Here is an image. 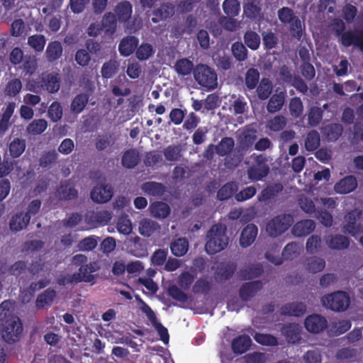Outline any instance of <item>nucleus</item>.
<instances>
[{
  "mask_svg": "<svg viewBox=\"0 0 363 363\" xmlns=\"http://www.w3.org/2000/svg\"><path fill=\"white\" fill-rule=\"evenodd\" d=\"M333 32L342 45L345 48L354 45L363 53V28L345 30L344 21L340 18L333 19Z\"/></svg>",
  "mask_w": 363,
  "mask_h": 363,
  "instance_id": "nucleus-1",
  "label": "nucleus"
},
{
  "mask_svg": "<svg viewBox=\"0 0 363 363\" xmlns=\"http://www.w3.org/2000/svg\"><path fill=\"white\" fill-rule=\"evenodd\" d=\"M207 238L205 249L209 255L220 252L228 246L229 242L225 229L223 228L220 225H212L208 232Z\"/></svg>",
  "mask_w": 363,
  "mask_h": 363,
  "instance_id": "nucleus-2",
  "label": "nucleus"
},
{
  "mask_svg": "<svg viewBox=\"0 0 363 363\" xmlns=\"http://www.w3.org/2000/svg\"><path fill=\"white\" fill-rule=\"evenodd\" d=\"M195 81L204 89L211 91L218 85V75L214 69L205 64H197L194 69Z\"/></svg>",
  "mask_w": 363,
  "mask_h": 363,
  "instance_id": "nucleus-3",
  "label": "nucleus"
},
{
  "mask_svg": "<svg viewBox=\"0 0 363 363\" xmlns=\"http://www.w3.org/2000/svg\"><path fill=\"white\" fill-rule=\"evenodd\" d=\"M294 222V218L290 214H280L274 217L267 223V233L273 238H276L285 233Z\"/></svg>",
  "mask_w": 363,
  "mask_h": 363,
  "instance_id": "nucleus-4",
  "label": "nucleus"
},
{
  "mask_svg": "<svg viewBox=\"0 0 363 363\" xmlns=\"http://www.w3.org/2000/svg\"><path fill=\"white\" fill-rule=\"evenodd\" d=\"M323 306L335 311H344L350 305V298L344 291H337L323 297Z\"/></svg>",
  "mask_w": 363,
  "mask_h": 363,
  "instance_id": "nucleus-5",
  "label": "nucleus"
},
{
  "mask_svg": "<svg viewBox=\"0 0 363 363\" xmlns=\"http://www.w3.org/2000/svg\"><path fill=\"white\" fill-rule=\"evenodd\" d=\"M3 329L1 335L3 339L9 344H13L18 341L21 337L23 330L22 324L20 318L11 316L5 320V323H2Z\"/></svg>",
  "mask_w": 363,
  "mask_h": 363,
  "instance_id": "nucleus-6",
  "label": "nucleus"
},
{
  "mask_svg": "<svg viewBox=\"0 0 363 363\" xmlns=\"http://www.w3.org/2000/svg\"><path fill=\"white\" fill-rule=\"evenodd\" d=\"M60 86V79L58 73L43 74L38 82H35L33 91L45 89L49 93L54 94L58 91Z\"/></svg>",
  "mask_w": 363,
  "mask_h": 363,
  "instance_id": "nucleus-7",
  "label": "nucleus"
},
{
  "mask_svg": "<svg viewBox=\"0 0 363 363\" xmlns=\"http://www.w3.org/2000/svg\"><path fill=\"white\" fill-rule=\"evenodd\" d=\"M362 216V212L357 210H352L345 216V224L343 225V232L348 233L352 236H355L363 232V226L359 222Z\"/></svg>",
  "mask_w": 363,
  "mask_h": 363,
  "instance_id": "nucleus-8",
  "label": "nucleus"
},
{
  "mask_svg": "<svg viewBox=\"0 0 363 363\" xmlns=\"http://www.w3.org/2000/svg\"><path fill=\"white\" fill-rule=\"evenodd\" d=\"M113 196V188L108 184L95 186L90 194L92 201L97 203H106L111 200Z\"/></svg>",
  "mask_w": 363,
  "mask_h": 363,
  "instance_id": "nucleus-9",
  "label": "nucleus"
},
{
  "mask_svg": "<svg viewBox=\"0 0 363 363\" xmlns=\"http://www.w3.org/2000/svg\"><path fill=\"white\" fill-rule=\"evenodd\" d=\"M263 287L262 281L255 280L244 283L238 290V295L243 301H248L255 296L259 290Z\"/></svg>",
  "mask_w": 363,
  "mask_h": 363,
  "instance_id": "nucleus-10",
  "label": "nucleus"
},
{
  "mask_svg": "<svg viewBox=\"0 0 363 363\" xmlns=\"http://www.w3.org/2000/svg\"><path fill=\"white\" fill-rule=\"evenodd\" d=\"M327 320L320 315H311L305 319V328L309 333H313V334L321 333L327 328Z\"/></svg>",
  "mask_w": 363,
  "mask_h": 363,
  "instance_id": "nucleus-11",
  "label": "nucleus"
},
{
  "mask_svg": "<svg viewBox=\"0 0 363 363\" xmlns=\"http://www.w3.org/2000/svg\"><path fill=\"white\" fill-rule=\"evenodd\" d=\"M98 269L99 267L96 262H90L89 264L82 265L79 268L78 273L74 274L75 281L79 283V281H84L86 283H91L95 279V277L92 274Z\"/></svg>",
  "mask_w": 363,
  "mask_h": 363,
  "instance_id": "nucleus-12",
  "label": "nucleus"
},
{
  "mask_svg": "<svg viewBox=\"0 0 363 363\" xmlns=\"http://www.w3.org/2000/svg\"><path fill=\"white\" fill-rule=\"evenodd\" d=\"M357 186L356 177L353 175H348L342 178L334 185V190L337 194H346L352 192Z\"/></svg>",
  "mask_w": 363,
  "mask_h": 363,
  "instance_id": "nucleus-13",
  "label": "nucleus"
},
{
  "mask_svg": "<svg viewBox=\"0 0 363 363\" xmlns=\"http://www.w3.org/2000/svg\"><path fill=\"white\" fill-rule=\"evenodd\" d=\"M252 340L248 335H241L234 338L231 342V348L234 354H242L249 350Z\"/></svg>",
  "mask_w": 363,
  "mask_h": 363,
  "instance_id": "nucleus-14",
  "label": "nucleus"
},
{
  "mask_svg": "<svg viewBox=\"0 0 363 363\" xmlns=\"http://www.w3.org/2000/svg\"><path fill=\"white\" fill-rule=\"evenodd\" d=\"M257 236V226L255 224H248L241 232L240 245L243 247L251 245Z\"/></svg>",
  "mask_w": 363,
  "mask_h": 363,
  "instance_id": "nucleus-15",
  "label": "nucleus"
},
{
  "mask_svg": "<svg viewBox=\"0 0 363 363\" xmlns=\"http://www.w3.org/2000/svg\"><path fill=\"white\" fill-rule=\"evenodd\" d=\"M315 228V223L313 220H301L294 224L292 233L296 237H303L311 234Z\"/></svg>",
  "mask_w": 363,
  "mask_h": 363,
  "instance_id": "nucleus-16",
  "label": "nucleus"
},
{
  "mask_svg": "<svg viewBox=\"0 0 363 363\" xmlns=\"http://www.w3.org/2000/svg\"><path fill=\"white\" fill-rule=\"evenodd\" d=\"M15 107L16 104L10 102L3 109V113L0 116V135H4L9 130L11 126V118L14 112Z\"/></svg>",
  "mask_w": 363,
  "mask_h": 363,
  "instance_id": "nucleus-17",
  "label": "nucleus"
},
{
  "mask_svg": "<svg viewBox=\"0 0 363 363\" xmlns=\"http://www.w3.org/2000/svg\"><path fill=\"white\" fill-rule=\"evenodd\" d=\"M63 52L62 45L60 41L55 40L48 43L45 50V57L48 62H54L62 57Z\"/></svg>",
  "mask_w": 363,
  "mask_h": 363,
  "instance_id": "nucleus-18",
  "label": "nucleus"
},
{
  "mask_svg": "<svg viewBox=\"0 0 363 363\" xmlns=\"http://www.w3.org/2000/svg\"><path fill=\"white\" fill-rule=\"evenodd\" d=\"M284 186L281 183H274L267 185L263 189L258 196L259 201L267 202L269 199L276 198L279 194L283 191Z\"/></svg>",
  "mask_w": 363,
  "mask_h": 363,
  "instance_id": "nucleus-19",
  "label": "nucleus"
},
{
  "mask_svg": "<svg viewBox=\"0 0 363 363\" xmlns=\"http://www.w3.org/2000/svg\"><path fill=\"white\" fill-rule=\"evenodd\" d=\"M57 296V292L54 289L48 288L38 295L35 300V306L38 309L50 306Z\"/></svg>",
  "mask_w": 363,
  "mask_h": 363,
  "instance_id": "nucleus-20",
  "label": "nucleus"
},
{
  "mask_svg": "<svg viewBox=\"0 0 363 363\" xmlns=\"http://www.w3.org/2000/svg\"><path fill=\"white\" fill-rule=\"evenodd\" d=\"M325 242L327 245L333 250L347 249L350 245V238L342 235H329L326 238Z\"/></svg>",
  "mask_w": 363,
  "mask_h": 363,
  "instance_id": "nucleus-21",
  "label": "nucleus"
},
{
  "mask_svg": "<svg viewBox=\"0 0 363 363\" xmlns=\"http://www.w3.org/2000/svg\"><path fill=\"white\" fill-rule=\"evenodd\" d=\"M132 13V4L128 1L119 2L115 8V14L119 22L128 21L131 18Z\"/></svg>",
  "mask_w": 363,
  "mask_h": 363,
  "instance_id": "nucleus-22",
  "label": "nucleus"
},
{
  "mask_svg": "<svg viewBox=\"0 0 363 363\" xmlns=\"http://www.w3.org/2000/svg\"><path fill=\"white\" fill-rule=\"evenodd\" d=\"M281 330L289 342L295 344L301 340V328L296 323L284 325Z\"/></svg>",
  "mask_w": 363,
  "mask_h": 363,
  "instance_id": "nucleus-23",
  "label": "nucleus"
},
{
  "mask_svg": "<svg viewBox=\"0 0 363 363\" xmlns=\"http://www.w3.org/2000/svg\"><path fill=\"white\" fill-rule=\"evenodd\" d=\"M138 44V40L130 35L123 38L118 45V51L121 55L123 56H128L133 53L135 50L137 48Z\"/></svg>",
  "mask_w": 363,
  "mask_h": 363,
  "instance_id": "nucleus-24",
  "label": "nucleus"
},
{
  "mask_svg": "<svg viewBox=\"0 0 363 363\" xmlns=\"http://www.w3.org/2000/svg\"><path fill=\"white\" fill-rule=\"evenodd\" d=\"M306 311V306L303 303H287L281 307V314L289 316H302Z\"/></svg>",
  "mask_w": 363,
  "mask_h": 363,
  "instance_id": "nucleus-25",
  "label": "nucleus"
},
{
  "mask_svg": "<svg viewBox=\"0 0 363 363\" xmlns=\"http://www.w3.org/2000/svg\"><path fill=\"white\" fill-rule=\"evenodd\" d=\"M286 100V94L279 92L274 94L267 104V111L270 113H276L281 109Z\"/></svg>",
  "mask_w": 363,
  "mask_h": 363,
  "instance_id": "nucleus-26",
  "label": "nucleus"
},
{
  "mask_svg": "<svg viewBox=\"0 0 363 363\" xmlns=\"http://www.w3.org/2000/svg\"><path fill=\"white\" fill-rule=\"evenodd\" d=\"M189 248V242L186 238H179L173 240L170 245L171 252L176 257L186 255Z\"/></svg>",
  "mask_w": 363,
  "mask_h": 363,
  "instance_id": "nucleus-27",
  "label": "nucleus"
},
{
  "mask_svg": "<svg viewBox=\"0 0 363 363\" xmlns=\"http://www.w3.org/2000/svg\"><path fill=\"white\" fill-rule=\"evenodd\" d=\"M174 13V7L171 4H163L160 8L153 11L152 21L153 23H158L167 20Z\"/></svg>",
  "mask_w": 363,
  "mask_h": 363,
  "instance_id": "nucleus-28",
  "label": "nucleus"
},
{
  "mask_svg": "<svg viewBox=\"0 0 363 363\" xmlns=\"http://www.w3.org/2000/svg\"><path fill=\"white\" fill-rule=\"evenodd\" d=\"M89 99V95L86 93L77 94L70 104V111L72 113L79 114L82 112Z\"/></svg>",
  "mask_w": 363,
  "mask_h": 363,
  "instance_id": "nucleus-29",
  "label": "nucleus"
},
{
  "mask_svg": "<svg viewBox=\"0 0 363 363\" xmlns=\"http://www.w3.org/2000/svg\"><path fill=\"white\" fill-rule=\"evenodd\" d=\"M236 267V265L233 263L220 264L216 272V280L218 281L228 280L235 274Z\"/></svg>",
  "mask_w": 363,
  "mask_h": 363,
  "instance_id": "nucleus-30",
  "label": "nucleus"
},
{
  "mask_svg": "<svg viewBox=\"0 0 363 363\" xmlns=\"http://www.w3.org/2000/svg\"><path fill=\"white\" fill-rule=\"evenodd\" d=\"M140 162V155L137 150L134 149L128 150L124 152L122 156L121 163L123 167L128 169H132L138 164Z\"/></svg>",
  "mask_w": 363,
  "mask_h": 363,
  "instance_id": "nucleus-31",
  "label": "nucleus"
},
{
  "mask_svg": "<svg viewBox=\"0 0 363 363\" xmlns=\"http://www.w3.org/2000/svg\"><path fill=\"white\" fill-rule=\"evenodd\" d=\"M235 147V140L232 137L225 136L221 138L218 145H216V154L224 157L228 155Z\"/></svg>",
  "mask_w": 363,
  "mask_h": 363,
  "instance_id": "nucleus-32",
  "label": "nucleus"
},
{
  "mask_svg": "<svg viewBox=\"0 0 363 363\" xmlns=\"http://www.w3.org/2000/svg\"><path fill=\"white\" fill-rule=\"evenodd\" d=\"M30 223L29 215L20 213L11 217L10 220V229L13 232H19Z\"/></svg>",
  "mask_w": 363,
  "mask_h": 363,
  "instance_id": "nucleus-33",
  "label": "nucleus"
},
{
  "mask_svg": "<svg viewBox=\"0 0 363 363\" xmlns=\"http://www.w3.org/2000/svg\"><path fill=\"white\" fill-rule=\"evenodd\" d=\"M89 222L95 225H104L110 222L112 214L108 211L91 212L87 216Z\"/></svg>",
  "mask_w": 363,
  "mask_h": 363,
  "instance_id": "nucleus-34",
  "label": "nucleus"
},
{
  "mask_svg": "<svg viewBox=\"0 0 363 363\" xmlns=\"http://www.w3.org/2000/svg\"><path fill=\"white\" fill-rule=\"evenodd\" d=\"M238 186L235 182H228L219 189L217 193V199L220 201H227L238 191Z\"/></svg>",
  "mask_w": 363,
  "mask_h": 363,
  "instance_id": "nucleus-35",
  "label": "nucleus"
},
{
  "mask_svg": "<svg viewBox=\"0 0 363 363\" xmlns=\"http://www.w3.org/2000/svg\"><path fill=\"white\" fill-rule=\"evenodd\" d=\"M352 327V323L350 320L343 319L333 322L329 327V333L333 336H339L346 331L349 330Z\"/></svg>",
  "mask_w": 363,
  "mask_h": 363,
  "instance_id": "nucleus-36",
  "label": "nucleus"
},
{
  "mask_svg": "<svg viewBox=\"0 0 363 363\" xmlns=\"http://www.w3.org/2000/svg\"><path fill=\"white\" fill-rule=\"evenodd\" d=\"M143 191L153 196H160L165 192V186L162 183L155 182H147L143 184Z\"/></svg>",
  "mask_w": 363,
  "mask_h": 363,
  "instance_id": "nucleus-37",
  "label": "nucleus"
},
{
  "mask_svg": "<svg viewBox=\"0 0 363 363\" xmlns=\"http://www.w3.org/2000/svg\"><path fill=\"white\" fill-rule=\"evenodd\" d=\"M244 13L250 19H256L261 13L260 0H248L244 6Z\"/></svg>",
  "mask_w": 363,
  "mask_h": 363,
  "instance_id": "nucleus-38",
  "label": "nucleus"
},
{
  "mask_svg": "<svg viewBox=\"0 0 363 363\" xmlns=\"http://www.w3.org/2000/svg\"><path fill=\"white\" fill-rule=\"evenodd\" d=\"M194 63L186 58L178 60L174 65L175 72L182 76L189 75L191 72L194 74Z\"/></svg>",
  "mask_w": 363,
  "mask_h": 363,
  "instance_id": "nucleus-39",
  "label": "nucleus"
},
{
  "mask_svg": "<svg viewBox=\"0 0 363 363\" xmlns=\"http://www.w3.org/2000/svg\"><path fill=\"white\" fill-rule=\"evenodd\" d=\"M150 208L152 216L157 218H167L171 212L169 206L164 202H154Z\"/></svg>",
  "mask_w": 363,
  "mask_h": 363,
  "instance_id": "nucleus-40",
  "label": "nucleus"
},
{
  "mask_svg": "<svg viewBox=\"0 0 363 363\" xmlns=\"http://www.w3.org/2000/svg\"><path fill=\"white\" fill-rule=\"evenodd\" d=\"M182 149L181 145H170L164 149L163 155L166 160L174 162L181 160L182 156Z\"/></svg>",
  "mask_w": 363,
  "mask_h": 363,
  "instance_id": "nucleus-41",
  "label": "nucleus"
},
{
  "mask_svg": "<svg viewBox=\"0 0 363 363\" xmlns=\"http://www.w3.org/2000/svg\"><path fill=\"white\" fill-rule=\"evenodd\" d=\"M26 147V143L25 140L15 138L9 146L10 156L13 158L19 157L24 152Z\"/></svg>",
  "mask_w": 363,
  "mask_h": 363,
  "instance_id": "nucleus-42",
  "label": "nucleus"
},
{
  "mask_svg": "<svg viewBox=\"0 0 363 363\" xmlns=\"http://www.w3.org/2000/svg\"><path fill=\"white\" fill-rule=\"evenodd\" d=\"M130 253L137 257H143L147 255V248L139 236H135L129 245Z\"/></svg>",
  "mask_w": 363,
  "mask_h": 363,
  "instance_id": "nucleus-43",
  "label": "nucleus"
},
{
  "mask_svg": "<svg viewBox=\"0 0 363 363\" xmlns=\"http://www.w3.org/2000/svg\"><path fill=\"white\" fill-rule=\"evenodd\" d=\"M273 86L268 79H262L257 86V94L258 99L264 101L269 98L272 94Z\"/></svg>",
  "mask_w": 363,
  "mask_h": 363,
  "instance_id": "nucleus-44",
  "label": "nucleus"
},
{
  "mask_svg": "<svg viewBox=\"0 0 363 363\" xmlns=\"http://www.w3.org/2000/svg\"><path fill=\"white\" fill-rule=\"evenodd\" d=\"M59 194L65 201L76 199L78 196L77 190L75 189L74 186L69 182L61 183Z\"/></svg>",
  "mask_w": 363,
  "mask_h": 363,
  "instance_id": "nucleus-45",
  "label": "nucleus"
},
{
  "mask_svg": "<svg viewBox=\"0 0 363 363\" xmlns=\"http://www.w3.org/2000/svg\"><path fill=\"white\" fill-rule=\"evenodd\" d=\"M320 135L316 130L308 132L305 138V149L308 152H313L317 150L320 145Z\"/></svg>",
  "mask_w": 363,
  "mask_h": 363,
  "instance_id": "nucleus-46",
  "label": "nucleus"
},
{
  "mask_svg": "<svg viewBox=\"0 0 363 363\" xmlns=\"http://www.w3.org/2000/svg\"><path fill=\"white\" fill-rule=\"evenodd\" d=\"M119 63L116 60L105 62L101 67V75L104 79H108L113 77L118 69Z\"/></svg>",
  "mask_w": 363,
  "mask_h": 363,
  "instance_id": "nucleus-47",
  "label": "nucleus"
},
{
  "mask_svg": "<svg viewBox=\"0 0 363 363\" xmlns=\"http://www.w3.org/2000/svg\"><path fill=\"white\" fill-rule=\"evenodd\" d=\"M48 128V122L44 119L34 120L26 127V131L30 135H39Z\"/></svg>",
  "mask_w": 363,
  "mask_h": 363,
  "instance_id": "nucleus-48",
  "label": "nucleus"
},
{
  "mask_svg": "<svg viewBox=\"0 0 363 363\" xmlns=\"http://www.w3.org/2000/svg\"><path fill=\"white\" fill-rule=\"evenodd\" d=\"M244 42L249 49L257 50L259 48L260 38L258 33L253 30H248L244 34Z\"/></svg>",
  "mask_w": 363,
  "mask_h": 363,
  "instance_id": "nucleus-49",
  "label": "nucleus"
},
{
  "mask_svg": "<svg viewBox=\"0 0 363 363\" xmlns=\"http://www.w3.org/2000/svg\"><path fill=\"white\" fill-rule=\"evenodd\" d=\"M263 273V269L261 265L248 267L241 269L239 272L240 277L242 279H252L260 276Z\"/></svg>",
  "mask_w": 363,
  "mask_h": 363,
  "instance_id": "nucleus-50",
  "label": "nucleus"
},
{
  "mask_svg": "<svg viewBox=\"0 0 363 363\" xmlns=\"http://www.w3.org/2000/svg\"><path fill=\"white\" fill-rule=\"evenodd\" d=\"M28 43L35 51L42 52L46 44V38L42 34L31 35L28 39Z\"/></svg>",
  "mask_w": 363,
  "mask_h": 363,
  "instance_id": "nucleus-51",
  "label": "nucleus"
},
{
  "mask_svg": "<svg viewBox=\"0 0 363 363\" xmlns=\"http://www.w3.org/2000/svg\"><path fill=\"white\" fill-rule=\"evenodd\" d=\"M231 51L233 56L239 62H242L247 59L248 50L241 42L233 43L231 45Z\"/></svg>",
  "mask_w": 363,
  "mask_h": 363,
  "instance_id": "nucleus-52",
  "label": "nucleus"
},
{
  "mask_svg": "<svg viewBox=\"0 0 363 363\" xmlns=\"http://www.w3.org/2000/svg\"><path fill=\"white\" fill-rule=\"evenodd\" d=\"M264 48L267 50L276 48L279 38L277 34L272 31H264L262 33Z\"/></svg>",
  "mask_w": 363,
  "mask_h": 363,
  "instance_id": "nucleus-53",
  "label": "nucleus"
},
{
  "mask_svg": "<svg viewBox=\"0 0 363 363\" xmlns=\"http://www.w3.org/2000/svg\"><path fill=\"white\" fill-rule=\"evenodd\" d=\"M287 124V121L283 115H277L267 122V127L273 132L283 130Z\"/></svg>",
  "mask_w": 363,
  "mask_h": 363,
  "instance_id": "nucleus-54",
  "label": "nucleus"
},
{
  "mask_svg": "<svg viewBox=\"0 0 363 363\" xmlns=\"http://www.w3.org/2000/svg\"><path fill=\"white\" fill-rule=\"evenodd\" d=\"M257 344L264 346H277L278 341L275 336L269 334L258 333L257 332L253 336Z\"/></svg>",
  "mask_w": 363,
  "mask_h": 363,
  "instance_id": "nucleus-55",
  "label": "nucleus"
},
{
  "mask_svg": "<svg viewBox=\"0 0 363 363\" xmlns=\"http://www.w3.org/2000/svg\"><path fill=\"white\" fill-rule=\"evenodd\" d=\"M269 172V169L266 167H257L255 165L248 168V177L252 181H261L263 178L266 177Z\"/></svg>",
  "mask_w": 363,
  "mask_h": 363,
  "instance_id": "nucleus-56",
  "label": "nucleus"
},
{
  "mask_svg": "<svg viewBox=\"0 0 363 363\" xmlns=\"http://www.w3.org/2000/svg\"><path fill=\"white\" fill-rule=\"evenodd\" d=\"M307 262L308 271L313 274L318 273V272H322L325 266L323 258L318 257H310L308 259Z\"/></svg>",
  "mask_w": 363,
  "mask_h": 363,
  "instance_id": "nucleus-57",
  "label": "nucleus"
},
{
  "mask_svg": "<svg viewBox=\"0 0 363 363\" xmlns=\"http://www.w3.org/2000/svg\"><path fill=\"white\" fill-rule=\"evenodd\" d=\"M118 232L123 235H129L133 230L132 223L128 216H122L118 218L116 223Z\"/></svg>",
  "mask_w": 363,
  "mask_h": 363,
  "instance_id": "nucleus-58",
  "label": "nucleus"
},
{
  "mask_svg": "<svg viewBox=\"0 0 363 363\" xmlns=\"http://www.w3.org/2000/svg\"><path fill=\"white\" fill-rule=\"evenodd\" d=\"M289 31L294 38L301 40L303 36V26L301 20L295 16V18L289 23Z\"/></svg>",
  "mask_w": 363,
  "mask_h": 363,
  "instance_id": "nucleus-59",
  "label": "nucleus"
},
{
  "mask_svg": "<svg viewBox=\"0 0 363 363\" xmlns=\"http://www.w3.org/2000/svg\"><path fill=\"white\" fill-rule=\"evenodd\" d=\"M168 256L167 249H157L151 256V262L153 266L160 267L164 265Z\"/></svg>",
  "mask_w": 363,
  "mask_h": 363,
  "instance_id": "nucleus-60",
  "label": "nucleus"
},
{
  "mask_svg": "<svg viewBox=\"0 0 363 363\" xmlns=\"http://www.w3.org/2000/svg\"><path fill=\"white\" fill-rule=\"evenodd\" d=\"M259 79V74L257 69L250 68L247 70L245 75V84L249 90L256 88Z\"/></svg>",
  "mask_w": 363,
  "mask_h": 363,
  "instance_id": "nucleus-61",
  "label": "nucleus"
},
{
  "mask_svg": "<svg viewBox=\"0 0 363 363\" xmlns=\"http://www.w3.org/2000/svg\"><path fill=\"white\" fill-rule=\"evenodd\" d=\"M223 9L228 16H237L240 11V3L238 0H225Z\"/></svg>",
  "mask_w": 363,
  "mask_h": 363,
  "instance_id": "nucleus-62",
  "label": "nucleus"
},
{
  "mask_svg": "<svg viewBox=\"0 0 363 363\" xmlns=\"http://www.w3.org/2000/svg\"><path fill=\"white\" fill-rule=\"evenodd\" d=\"M289 109L291 115L295 118L301 116L303 111V105L298 96H295L291 99L289 104Z\"/></svg>",
  "mask_w": 363,
  "mask_h": 363,
  "instance_id": "nucleus-63",
  "label": "nucleus"
},
{
  "mask_svg": "<svg viewBox=\"0 0 363 363\" xmlns=\"http://www.w3.org/2000/svg\"><path fill=\"white\" fill-rule=\"evenodd\" d=\"M22 89V83L19 79L10 80L5 87V94L9 96H15L19 94Z\"/></svg>",
  "mask_w": 363,
  "mask_h": 363,
  "instance_id": "nucleus-64",
  "label": "nucleus"
}]
</instances>
